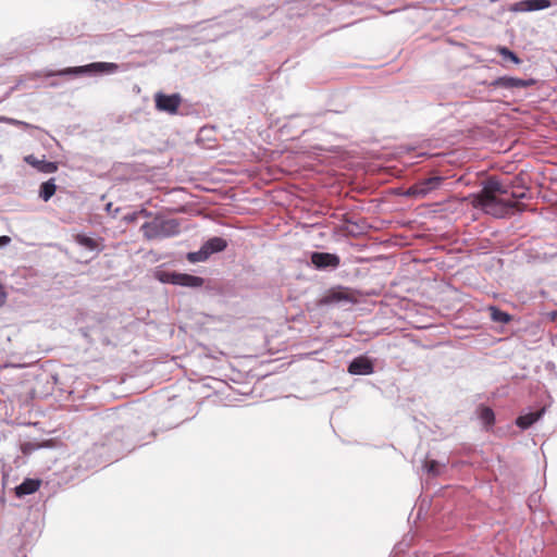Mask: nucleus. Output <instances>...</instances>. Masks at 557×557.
I'll return each mask as SVG.
<instances>
[{
    "mask_svg": "<svg viewBox=\"0 0 557 557\" xmlns=\"http://www.w3.org/2000/svg\"><path fill=\"white\" fill-rule=\"evenodd\" d=\"M429 193H431V188L429 185H424V180L412 185L407 191L409 196L413 197H424Z\"/></svg>",
    "mask_w": 557,
    "mask_h": 557,
    "instance_id": "nucleus-16",
    "label": "nucleus"
},
{
    "mask_svg": "<svg viewBox=\"0 0 557 557\" xmlns=\"http://www.w3.org/2000/svg\"><path fill=\"white\" fill-rule=\"evenodd\" d=\"M543 414V410L529 412L527 414L520 416L516 420V424L521 429H528L533 423H535Z\"/></svg>",
    "mask_w": 557,
    "mask_h": 557,
    "instance_id": "nucleus-14",
    "label": "nucleus"
},
{
    "mask_svg": "<svg viewBox=\"0 0 557 557\" xmlns=\"http://www.w3.org/2000/svg\"><path fill=\"white\" fill-rule=\"evenodd\" d=\"M209 257V253L202 246L198 251L188 252L186 258L189 262L196 263L206 261Z\"/></svg>",
    "mask_w": 557,
    "mask_h": 557,
    "instance_id": "nucleus-20",
    "label": "nucleus"
},
{
    "mask_svg": "<svg viewBox=\"0 0 557 557\" xmlns=\"http://www.w3.org/2000/svg\"><path fill=\"white\" fill-rule=\"evenodd\" d=\"M11 243V238L7 235L0 236V247L9 245Z\"/></svg>",
    "mask_w": 557,
    "mask_h": 557,
    "instance_id": "nucleus-26",
    "label": "nucleus"
},
{
    "mask_svg": "<svg viewBox=\"0 0 557 557\" xmlns=\"http://www.w3.org/2000/svg\"><path fill=\"white\" fill-rule=\"evenodd\" d=\"M525 197L523 190H515L512 187L492 177L486 181L480 194L475 196L474 206L485 213L496 218H503L515 210L522 211L524 206L518 200Z\"/></svg>",
    "mask_w": 557,
    "mask_h": 557,
    "instance_id": "nucleus-1",
    "label": "nucleus"
},
{
    "mask_svg": "<svg viewBox=\"0 0 557 557\" xmlns=\"http://www.w3.org/2000/svg\"><path fill=\"white\" fill-rule=\"evenodd\" d=\"M310 259L311 263L318 269H335L341 263L339 257L330 252H312Z\"/></svg>",
    "mask_w": 557,
    "mask_h": 557,
    "instance_id": "nucleus-6",
    "label": "nucleus"
},
{
    "mask_svg": "<svg viewBox=\"0 0 557 557\" xmlns=\"http://www.w3.org/2000/svg\"><path fill=\"white\" fill-rule=\"evenodd\" d=\"M444 181V177L442 176H432L424 180V185H429L431 188V191L434 189H437Z\"/></svg>",
    "mask_w": 557,
    "mask_h": 557,
    "instance_id": "nucleus-22",
    "label": "nucleus"
},
{
    "mask_svg": "<svg viewBox=\"0 0 557 557\" xmlns=\"http://www.w3.org/2000/svg\"><path fill=\"white\" fill-rule=\"evenodd\" d=\"M552 319H553V320H556V319H557V311L552 312Z\"/></svg>",
    "mask_w": 557,
    "mask_h": 557,
    "instance_id": "nucleus-27",
    "label": "nucleus"
},
{
    "mask_svg": "<svg viewBox=\"0 0 557 557\" xmlns=\"http://www.w3.org/2000/svg\"><path fill=\"white\" fill-rule=\"evenodd\" d=\"M40 484V480L25 479L18 486L15 487V494L18 497L34 494L39 490Z\"/></svg>",
    "mask_w": 557,
    "mask_h": 557,
    "instance_id": "nucleus-11",
    "label": "nucleus"
},
{
    "mask_svg": "<svg viewBox=\"0 0 557 557\" xmlns=\"http://www.w3.org/2000/svg\"><path fill=\"white\" fill-rule=\"evenodd\" d=\"M138 214H144V215H146V216H148V215H149V213H148L146 210H141L140 212H134V213H132V214L126 215V216H125V220H126L127 222H134V221H136V220H137Z\"/></svg>",
    "mask_w": 557,
    "mask_h": 557,
    "instance_id": "nucleus-24",
    "label": "nucleus"
},
{
    "mask_svg": "<svg viewBox=\"0 0 557 557\" xmlns=\"http://www.w3.org/2000/svg\"><path fill=\"white\" fill-rule=\"evenodd\" d=\"M146 239H159L176 236L181 233V225L176 219H154L140 227Z\"/></svg>",
    "mask_w": 557,
    "mask_h": 557,
    "instance_id": "nucleus-2",
    "label": "nucleus"
},
{
    "mask_svg": "<svg viewBox=\"0 0 557 557\" xmlns=\"http://www.w3.org/2000/svg\"><path fill=\"white\" fill-rule=\"evenodd\" d=\"M549 0H523L516 4V10L520 11H537L550 7Z\"/></svg>",
    "mask_w": 557,
    "mask_h": 557,
    "instance_id": "nucleus-12",
    "label": "nucleus"
},
{
    "mask_svg": "<svg viewBox=\"0 0 557 557\" xmlns=\"http://www.w3.org/2000/svg\"><path fill=\"white\" fill-rule=\"evenodd\" d=\"M55 190L57 186L54 184V178H50L41 184L39 196L44 201H48L54 195Z\"/></svg>",
    "mask_w": 557,
    "mask_h": 557,
    "instance_id": "nucleus-15",
    "label": "nucleus"
},
{
    "mask_svg": "<svg viewBox=\"0 0 557 557\" xmlns=\"http://www.w3.org/2000/svg\"><path fill=\"white\" fill-rule=\"evenodd\" d=\"M488 311L491 313V319L494 322L506 324L511 321V315L508 314L507 312L499 310L497 307L491 306L488 308Z\"/></svg>",
    "mask_w": 557,
    "mask_h": 557,
    "instance_id": "nucleus-18",
    "label": "nucleus"
},
{
    "mask_svg": "<svg viewBox=\"0 0 557 557\" xmlns=\"http://www.w3.org/2000/svg\"><path fill=\"white\" fill-rule=\"evenodd\" d=\"M119 65L116 63L95 62L83 66L66 67L53 73V75H79L86 73H113L116 72Z\"/></svg>",
    "mask_w": 557,
    "mask_h": 557,
    "instance_id": "nucleus-3",
    "label": "nucleus"
},
{
    "mask_svg": "<svg viewBox=\"0 0 557 557\" xmlns=\"http://www.w3.org/2000/svg\"><path fill=\"white\" fill-rule=\"evenodd\" d=\"M497 52L504 59L510 60L515 64H520L521 63V59L515 52H512L510 49H508L507 47H498L497 48Z\"/></svg>",
    "mask_w": 557,
    "mask_h": 557,
    "instance_id": "nucleus-21",
    "label": "nucleus"
},
{
    "mask_svg": "<svg viewBox=\"0 0 557 557\" xmlns=\"http://www.w3.org/2000/svg\"><path fill=\"white\" fill-rule=\"evenodd\" d=\"M154 102L159 111L175 114L182 103V97L178 94L165 95L163 92H157Z\"/></svg>",
    "mask_w": 557,
    "mask_h": 557,
    "instance_id": "nucleus-4",
    "label": "nucleus"
},
{
    "mask_svg": "<svg viewBox=\"0 0 557 557\" xmlns=\"http://www.w3.org/2000/svg\"><path fill=\"white\" fill-rule=\"evenodd\" d=\"M202 246L209 256H211L212 253L225 250L227 247V242L222 237H212L209 238Z\"/></svg>",
    "mask_w": 557,
    "mask_h": 557,
    "instance_id": "nucleus-13",
    "label": "nucleus"
},
{
    "mask_svg": "<svg viewBox=\"0 0 557 557\" xmlns=\"http://www.w3.org/2000/svg\"><path fill=\"white\" fill-rule=\"evenodd\" d=\"M425 469L428 470V472L436 474L437 473V462L435 460L426 461Z\"/></svg>",
    "mask_w": 557,
    "mask_h": 557,
    "instance_id": "nucleus-23",
    "label": "nucleus"
},
{
    "mask_svg": "<svg viewBox=\"0 0 557 557\" xmlns=\"http://www.w3.org/2000/svg\"><path fill=\"white\" fill-rule=\"evenodd\" d=\"M74 240L78 245L87 248L88 250H96L99 247V244H98V242L96 239H94V238H91V237H89L87 235H84V234H76V235H74Z\"/></svg>",
    "mask_w": 557,
    "mask_h": 557,
    "instance_id": "nucleus-17",
    "label": "nucleus"
},
{
    "mask_svg": "<svg viewBox=\"0 0 557 557\" xmlns=\"http://www.w3.org/2000/svg\"><path fill=\"white\" fill-rule=\"evenodd\" d=\"M351 299L352 295L349 288L337 286L327 290V293L321 299V304L331 305L341 301H349Z\"/></svg>",
    "mask_w": 557,
    "mask_h": 557,
    "instance_id": "nucleus-7",
    "label": "nucleus"
},
{
    "mask_svg": "<svg viewBox=\"0 0 557 557\" xmlns=\"http://www.w3.org/2000/svg\"><path fill=\"white\" fill-rule=\"evenodd\" d=\"M5 300H7V293H5L3 284L0 282V307H2L4 305Z\"/></svg>",
    "mask_w": 557,
    "mask_h": 557,
    "instance_id": "nucleus-25",
    "label": "nucleus"
},
{
    "mask_svg": "<svg viewBox=\"0 0 557 557\" xmlns=\"http://www.w3.org/2000/svg\"><path fill=\"white\" fill-rule=\"evenodd\" d=\"M479 417L481 419V421L485 424V425H493L494 422H495V416H494V412L491 408L488 407H481L479 409Z\"/></svg>",
    "mask_w": 557,
    "mask_h": 557,
    "instance_id": "nucleus-19",
    "label": "nucleus"
},
{
    "mask_svg": "<svg viewBox=\"0 0 557 557\" xmlns=\"http://www.w3.org/2000/svg\"><path fill=\"white\" fill-rule=\"evenodd\" d=\"M373 371V363L367 357H357L348 366V372L354 375L371 374Z\"/></svg>",
    "mask_w": 557,
    "mask_h": 557,
    "instance_id": "nucleus-8",
    "label": "nucleus"
},
{
    "mask_svg": "<svg viewBox=\"0 0 557 557\" xmlns=\"http://www.w3.org/2000/svg\"><path fill=\"white\" fill-rule=\"evenodd\" d=\"M534 84L533 79H521L517 77L503 76L498 77L491 83V86L494 88H505V89H515V88H527Z\"/></svg>",
    "mask_w": 557,
    "mask_h": 557,
    "instance_id": "nucleus-5",
    "label": "nucleus"
},
{
    "mask_svg": "<svg viewBox=\"0 0 557 557\" xmlns=\"http://www.w3.org/2000/svg\"><path fill=\"white\" fill-rule=\"evenodd\" d=\"M25 161L42 173H54L58 171V164L55 162L38 160L35 156L29 154L25 157Z\"/></svg>",
    "mask_w": 557,
    "mask_h": 557,
    "instance_id": "nucleus-10",
    "label": "nucleus"
},
{
    "mask_svg": "<svg viewBox=\"0 0 557 557\" xmlns=\"http://www.w3.org/2000/svg\"><path fill=\"white\" fill-rule=\"evenodd\" d=\"M170 282L181 286L201 287L205 283V280L200 276H195L191 274L172 273Z\"/></svg>",
    "mask_w": 557,
    "mask_h": 557,
    "instance_id": "nucleus-9",
    "label": "nucleus"
}]
</instances>
